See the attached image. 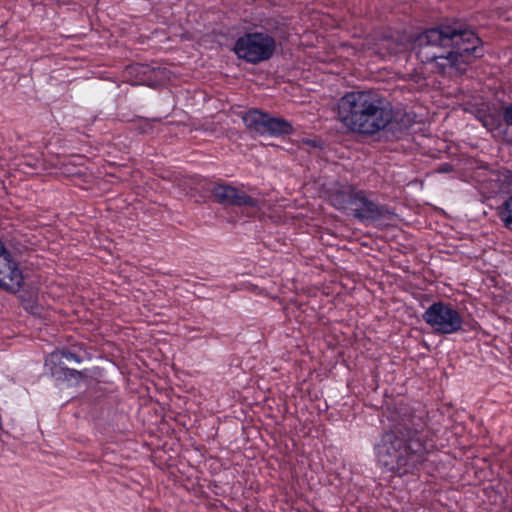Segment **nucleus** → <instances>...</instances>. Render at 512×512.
<instances>
[{"mask_svg":"<svg viewBox=\"0 0 512 512\" xmlns=\"http://www.w3.org/2000/svg\"><path fill=\"white\" fill-rule=\"evenodd\" d=\"M268 115L269 114L260 110H250L243 116V121L248 129L260 135H265V126Z\"/></svg>","mask_w":512,"mask_h":512,"instance_id":"nucleus-11","label":"nucleus"},{"mask_svg":"<svg viewBox=\"0 0 512 512\" xmlns=\"http://www.w3.org/2000/svg\"><path fill=\"white\" fill-rule=\"evenodd\" d=\"M440 171H441V172H447V171H449V165H445V166L441 167V168H440Z\"/></svg>","mask_w":512,"mask_h":512,"instance_id":"nucleus-19","label":"nucleus"},{"mask_svg":"<svg viewBox=\"0 0 512 512\" xmlns=\"http://www.w3.org/2000/svg\"><path fill=\"white\" fill-rule=\"evenodd\" d=\"M268 115L269 114L260 110H250L243 116V121L248 129L260 135H265V126Z\"/></svg>","mask_w":512,"mask_h":512,"instance_id":"nucleus-10","label":"nucleus"},{"mask_svg":"<svg viewBox=\"0 0 512 512\" xmlns=\"http://www.w3.org/2000/svg\"><path fill=\"white\" fill-rule=\"evenodd\" d=\"M388 418L392 427L375 446L377 460L388 471L407 474L423 460L428 449L424 433L426 422L421 413L406 405H399Z\"/></svg>","mask_w":512,"mask_h":512,"instance_id":"nucleus-1","label":"nucleus"},{"mask_svg":"<svg viewBox=\"0 0 512 512\" xmlns=\"http://www.w3.org/2000/svg\"><path fill=\"white\" fill-rule=\"evenodd\" d=\"M512 196L508 197L503 203V210L500 211V218L507 228L512 225Z\"/></svg>","mask_w":512,"mask_h":512,"instance_id":"nucleus-15","label":"nucleus"},{"mask_svg":"<svg viewBox=\"0 0 512 512\" xmlns=\"http://www.w3.org/2000/svg\"><path fill=\"white\" fill-rule=\"evenodd\" d=\"M358 189L352 186L336 185L328 195L329 203L339 211H350L354 194Z\"/></svg>","mask_w":512,"mask_h":512,"instance_id":"nucleus-9","label":"nucleus"},{"mask_svg":"<svg viewBox=\"0 0 512 512\" xmlns=\"http://www.w3.org/2000/svg\"><path fill=\"white\" fill-rule=\"evenodd\" d=\"M63 357L65 360L69 362L81 363L84 357L76 352H72L70 350L62 349Z\"/></svg>","mask_w":512,"mask_h":512,"instance_id":"nucleus-17","label":"nucleus"},{"mask_svg":"<svg viewBox=\"0 0 512 512\" xmlns=\"http://www.w3.org/2000/svg\"><path fill=\"white\" fill-rule=\"evenodd\" d=\"M480 38L459 24L441 25L418 35L413 43L416 57L422 63L435 62L439 72L447 68L463 70L469 56H479Z\"/></svg>","mask_w":512,"mask_h":512,"instance_id":"nucleus-2","label":"nucleus"},{"mask_svg":"<svg viewBox=\"0 0 512 512\" xmlns=\"http://www.w3.org/2000/svg\"><path fill=\"white\" fill-rule=\"evenodd\" d=\"M425 323L437 334L450 335L459 332L463 326V317L452 304L437 301L423 313Z\"/></svg>","mask_w":512,"mask_h":512,"instance_id":"nucleus-4","label":"nucleus"},{"mask_svg":"<svg viewBox=\"0 0 512 512\" xmlns=\"http://www.w3.org/2000/svg\"><path fill=\"white\" fill-rule=\"evenodd\" d=\"M63 360H64V357H63L62 350H55L46 357L45 366L50 367L52 374L56 373L54 368L59 367L60 370L65 372L66 376H71V377L77 378L81 375V373L75 369H69L67 367H63V364H64Z\"/></svg>","mask_w":512,"mask_h":512,"instance_id":"nucleus-14","label":"nucleus"},{"mask_svg":"<svg viewBox=\"0 0 512 512\" xmlns=\"http://www.w3.org/2000/svg\"><path fill=\"white\" fill-rule=\"evenodd\" d=\"M504 117L508 124H512V105L505 108Z\"/></svg>","mask_w":512,"mask_h":512,"instance_id":"nucleus-18","label":"nucleus"},{"mask_svg":"<svg viewBox=\"0 0 512 512\" xmlns=\"http://www.w3.org/2000/svg\"><path fill=\"white\" fill-rule=\"evenodd\" d=\"M353 216L362 223H374L389 220L392 213L385 207L370 199L364 190H357L350 208Z\"/></svg>","mask_w":512,"mask_h":512,"instance_id":"nucleus-6","label":"nucleus"},{"mask_svg":"<svg viewBox=\"0 0 512 512\" xmlns=\"http://www.w3.org/2000/svg\"><path fill=\"white\" fill-rule=\"evenodd\" d=\"M382 44L388 45V48L386 50H383L381 47H369V49H372V52L375 53V55L379 56L382 59H386L390 56L396 55L404 51L406 48L403 43L397 41L392 36L387 35L382 36Z\"/></svg>","mask_w":512,"mask_h":512,"instance_id":"nucleus-12","label":"nucleus"},{"mask_svg":"<svg viewBox=\"0 0 512 512\" xmlns=\"http://www.w3.org/2000/svg\"><path fill=\"white\" fill-rule=\"evenodd\" d=\"M0 288L8 292L16 293L23 285V275L18 263L0 240Z\"/></svg>","mask_w":512,"mask_h":512,"instance_id":"nucleus-7","label":"nucleus"},{"mask_svg":"<svg viewBox=\"0 0 512 512\" xmlns=\"http://www.w3.org/2000/svg\"><path fill=\"white\" fill-rule=\"evenodd\" d=\"M218 203L238 207L258 208L259 200L246 194L241 188L228 183H218L212 190Z\"/></svg>","mask_w":512,"mask_h":512,"instance_id":"nucleus-8","label":"nucleus"},{"mask_svg":"<svg viewBox=\"0 0 512 512\" xmlns=\"http://www.w3.org/2000/svg\"><path fill=\"white\" fill-rule=\"evenodd\" d=\"M274 49V39L268 34L258 32L245 34L234 46V52L239 58L253 64L269 59Z\"/></svg>","mask_w":512,"mask_h":512,"instance_id":"nucleus-5","label":"nucleus"},{"mask_svg":"<svg viewBox=\"0 0 512 512\" xmlns=\"http://www.w3.org/2000/svg\"><path fill=\"white\" fill-rule=\"evenodd\" d=\"M369 47H381L383 50H386L388 45L382 44V37H369L363 41L362 48L367 53V55H375V53H373L372 49H369Z\"/></svg>","mask_w":512,"mask_h":512,"instance_id":"nucleus-16","label":"nucleus"},{"mask_svg":"<svg viewBox=\"0 0 512 512\" xmlns=\"http://www.w3.org/2000/svg\"><path fill=\"white\" fill-rule=\"evenodd\" d=\"M393 116L390 104L371 91L348 92L338 102V118L352 132L375 134L385 129Z\"/></svg>","mask_w":512,"mask_h":512,"instance_id":"nucleus-3","label":"nucleus"},{"mask_svg":"<svg viewBox=\"0 0 512 512\" xmlns=\"http://www.w3.org/2000/svg\"><path fill=\"white\" fill-rule=\"evenodd\" d=\"M292 132V125L290 122L268 115L265 126V135L270 136H283L288 135Z\"/></svg>","mask_w":512,"mask_h":512,"instance_id":"nucleus-13","label":"nucleus"}]
</instances>
